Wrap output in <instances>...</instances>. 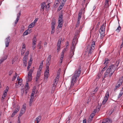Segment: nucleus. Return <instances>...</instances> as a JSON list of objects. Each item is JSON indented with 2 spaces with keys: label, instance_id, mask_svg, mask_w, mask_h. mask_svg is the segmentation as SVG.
Segmentation results:
<instances>
[{
  "label": "nucleus",
  "instance_id": "f257e3e1",
  "mask_svg": "<svg viewBox=\"0 0 123 123\" xmlns=\"http://www.w3.org/2000/svg\"><path fill=\"white\" fill-rule=\"evenodd\" d=\"M81 72V67L79 66L78 69L76 70L72 77L71 82V85L69 90L73 89L72 88L74 84L76 82L78 79V78Z\"/></svg>",
  "mask_w": 123,
  "mask_h": 123
},
{
  "label": "nucleus",
  "instance_id": "f03ea898",
  "mask_svg": "<svg viewBox=\"0 0 123 123\" xmlns=\"http://www.w3.org/2000/svg\"><path fill=\"white\" fill-rule=\"evenodd\" d=\"M116 67L113 64L111 65L109 67L104 74V77L105 78L108 76L110 77L115 72Z\"/></svg>",
  "mask_w": 123,
  "mask_h": 123
},
{
  "label": "nucleus",
  "instance_id": "7ed1b4c3",
  "mask_svg": "<svg viewBox=\"0 0 123 123\" xmlns=\"http://www.w3.org/2000/svg\"><path fill=\"white\" fill-rule=\"evenodd\" d=\"M95 46V42H92L91 45L88 44L87 47L86 52L88 53V56H90V55L93 52Z\"/></svg>",
  "mask_w": 123,
  "mask_h": 123
},
{
  "label": "nucleus",
  "instance_id": "20e7f679",
  "mask_svg": "<svg viewBox=\"0 0 123 123\" xmlns=\"http://www.w3.org/2000/svg\"><path fill=\"white\" fill-rule=\"evenodd\" d=\"M63 23V15L62 14L59 16L58 22V27L59 28H61L62 26Z\"/></svg>",
  "mask_w": 123,
  "mask_h": 123
},
{
  "label": "nucleus",
  "instance_id": "39448f33",
  "mask_svg": "<svg viewBox=\"0 0 123 123\" xmlns=\"http://www.w3.org/2000/svg\"><path fill=\"white\" fill-rule=\"evenodd\" d=\"M105 25L103 24L101 26L99 30V32L101 34V37L104 36L105 32Z\"/></svg>",
  "mask_w": 123,
  "mask_h": 123
},
{
  "label": "nucleus",
  "instance_id": "423d86ee",
  "mask_svg": "<svg viewBox=\"0 0 123 123\" xmlns=\"http://www.w3.org/2000/svg\"><path fill=\"white\" fill-rule=\"evenodd\" d=\"M123 82V76L120 78L118 81L117 83L116 84L115 87L114 88V90H116L117 88L119 87Z\"/></svg>",
  "mask_w": 123,
  "mask_h": 123
},
{
  "label": "nucleus",
  "instance_id": "0eeeda50",
  "mask_svg": "<svg viewBox=\"0 0 123 123\" xmlns=\"http://www.w3.org/2000/svg\"><path fill=\"white\" fill-rule=\"evenodd\" d=\"M34 67L33 69H31L29 72L27 76V80L28 81H31L32 77V74L34 70Z\"/></svg>",
  "mask_w": 123,
  "mask_h": 123
},
{
  "label": "nucleus",
  "instance_id": "6e6552de",
  "mask_svg": "<svg viewBox=\"0 0 123 123\" xmlns=\"http://www.w3.org/2000/svg\"><path fill=\"white\" fill-rule=\"evenodd\" d=\"M109 97V91H107L105 95V96L104 100L102 103V105H104L105 104L108 99Z\"/></svg>",
  "mask_w": 123,
  "mask_h": 123
},
{
  "label": "nucleus",
  "instance_id": "1a4fd4ad",
  "mask_svg": "<svg viewBox=\"0 0 123 123\" xmlns=\"http://www.w3.org/2000/svg\"><path fill=\"white\" fill-rule=\"evenodd\" d=\"M26 109V106L25 105H23V107L21 109L18 118H19L23 114L25 113V111Z\"/></svg>",
  "mask_w": 123,
  "mask_h": 123
},
{
  "label": "nucleus",
  "instance_id": "9d476101",
  "mask_svg": "<svg viewBox=\"0 0 123 123\" xmlns=\"http://www.w3.org/2000/svg\"><path fill=\"white\" fill-rule=\"evenodd\" d=\"M78 35H76L74 37V39H73L72 42V45L71 46V47H75L77 43V36H78Z\"/></svg>",
  "mask_w": 123,
  "mask_h": 123
},
{
  "label": "nucleus",
  "instance_id": "9b49d317",
  "mask_svg": "<svg viewBox=\"0 0 123 123\" xmlns=\"http://www.w3.org/2000/svg\"><path fill=\"white\" fill-rule=\"evenodd\" d=\"M10 41V37L9 36L6 38L5 40V43L6 45V47H8Z\"/></svg>",
  "mask_w": 123,
  "mask_h": 123
},
{
  "label": "nucleus",
  "instance_id": "f8f14e48",
  "mask_svg": "<svg viewBox=\"0 0 123 123\" xmlns=\"http://www.w3.org/2000/svg\"><path fill=\"white\" fill-rule=\"evenodd\" d=\"M49 70H46L44 73V79L45 80L47 81V80L48 79V75H49Z\"/></svg>",
  "mask_w": 123,
  "mask_h": 123
},
{
  "label": "nucleus",
  "instance_id": "ddd939ff",
  "mask_svg": "<svg viewBox=\"0 0 123 123\" xmlns=\"http://www.w3.org/2000/svg\"><path fill=\"white\" fill-rule=\"evenodd\" d=\"M41 11L42 12L43 11L44 9V8H45L47 7L45 3L44 2H43L42 3L41 5Z\"/></svg>",
  "mask_w": 123,
  "mask_h": 123
},
{
  "label": "nucleus",
  "instance_id": "4468645a",
  "mask_svg": "<svg viewBox=\"0 0 123 123\" xmlns=\"http://www.w3.org/2000/svg\"><path fill=\"white\" fill-rule=\"evenodd\" d=\"M23 80H21L18 81H16V82L15 83V87H18L20 86L22 84Z\"/></svg>",
  "mask_w": 123,
  "mask_h": 123
},
{
  "label": "nucleus",
  "instance_id": "2eb2a0df",
  "mask_svg": "<svg viewBox=\"0 0 123 123\" xmlns=\"http://www.w3.org/2000/svg\"><path fill=\"white\" fill-rule=\"evenodd\" d=\"M75 47H71V49L70 51V57L71 58L74 54V49Z\"/></svg>",
  "mask_w": 123,
  "mask_h": 123
},
{
  "label": "nucleus",
  "instance_id": "dca6fc26",
  "mask_svg": "<svg viewBox=\"0 0 123 123\" xmlns=\"http://www.w3.org/2000/svg\"><path fill=\"white\" fill-rule=\"evenodd\" d=\"M31 31V29L28 28V29L26 30L23 33V35H26L30 33Z\"/></svg>",
  "mask_w": 123,
  "mask_h": 123
},
{
  "label": "nucleus",
  "instance_id": "f3484780",
  "mask_svg": "<svg viewBox=\"0 0 123 123\" xmlns=\"http://www.w3.org/2000/svg\"><path fill=\"white\" fill-rule=\"evenodd\" d=\"M7 55H5L2 57L0 60V64H1L4 61L7 59Z\"/></svg>",
  "mask_w": 123,
  "mask_h": 123
},
{
  "label": "nucleus",
  "instance_id": "a211bd4d",
  "mask_svg": "<svg viewBox=\"0 0 123 123\" xmlns=\"http://www.w3.org/2000/svg\"><path fill=\"white\" fill-rule=\"evenodd\" d=\"M66 51V49L65 48L64 49L62 50L61 55V57L60 58V60H62L63 59V57L64 56V53Z\"/></svg>",
  "mask_w": 123,
  "mask_h": 123
},
{
  "label": "nucleus",
  "instance_id": "6ab92c4d",
  "mask_svg": "<svg viewBox=\"0 0 123 123\" xmlns=\"http://www.w3.org/2000/svg\"><path fill=\"white\" fill-rule=\"evenodd\" d=\"M41 119V116H39L36 118V120L37 121V123H39Z\"/></svg>",
  "mask_w": 123,
  "mask_h": 123
},
{
  "label": "nucleus",
  "instance_id": "aec40b11",
  "mask_svg": "<svg viewBox=\"0 0 123 123\" xmlns=\"http://www.w3.org/2000/svg\"><path fill=\"white\" fill-rule=\"evenodd\" d=\"M104 121L106 123H112V122L111 120L109 118H107Z\"/></svg>",
  "mask_w": 123,
  "mask_h": 123
},
{
  "label": "nucleus",
  "instance_id": "412c9836",
  "mask_svg": "<svg viewBox=\"0 0 123 123\" xmlns=\"http://www.w3.org/2000/svg\"><path fill=\"white\" fill-rule=\"evenodd\" d=\"M37 40L36 37H34L32 39V44L36 45V41Z\"/></svg>",
  "mask_w": 123,
  "mask_h": 123
},
{
  "label": "nucleus",
  "instance_id": "4be33fe9",
  "mask_svg": "<svg viewBox=\"0 0 123 123\" xmlns=\"http://www.w3.org/2000/svg\"><path fill=\"white\" fill-rule=\"evenodd\" d=\"M33 98H34L31 97L29 101V105L30 106H31L32 105V103L33 101Z\"/></svg>",
  "mask_w": 123,
  "mask_h": 123
},
{
  "label": "nucleus",
  "instance_id": "5701e85b",
  "mask_svg": "<svg viewBox=\"0 0 123 123\" xmlns=\"http://www.w3.org/2000/svg\"><path fill=\"white\" fill-rule=\"evenodd\" d=\"M55 26V18L53 19L51 23V26Z\"/></svg>",
  "mask_w": 123,
  "mask_h": 123
},
{
  "label": "nucleus",
  "instance_id": "b1692460",
  "mask_svg": "<svg viewBox=\"0 0 123 123\" xmlns=\"http://www.w3.org/2000/svg\"><path fill=\"white\" fill-rule=\"evenodd\" d=\"M108 1L106 0L105 2V7L107 8L109 7Z\"/></svg>",
  "mask_w": 123,
  "mask_h": 123
},
{
  "label": "nucleus",
  "instance_id": "393cba45",
  "mask_svg": "<svg viewBox=\"0 0 123 123\" xmlns=\"http://www.w3.org/2000/svg\"><path fill=\"white\" fill-rule=\"evenodd\" d=\"M82 14V12H80L78 14V20H80L81 17V15Z\"/></svg>",
  "mask_w": 123,
  "mask_h": 123
},
{
  "label": "nucleus",
  "instance_id": "a878e982",
  "mask_svg": "<svg viewBox=\"0 0 123 123\" xmlns=\"http://www.w3.org/2000/svg\"><path fill=\"white\" fill-rule=\"evenodd\" d=\"M58 79L55 78L54 81V84L53 85H54L55 86V85H56L58 82Z\"/></svg>",
  "mask_w": 123,
  "mask_h": 123
},
{
  "label": "nucleus",
  "instance_id": "bb28decb",
  "mask_svg": "<svg viewBox=\"0 0 123 123\" xmlns=\"http://www.w3.org/2000/svg\"><path fill=\"white\" fill-rule=\"evenodd\" d=\"M35 24L34 23V22H33L31 24H30L29 25L28 27H29V28H32L34 26Z\"/></svg>",
  "mask_w": 123,
  "mask_h": 123
},
{
  "label": "nucleus",
  "instance_id": "cd10ccee",
  "mask_svg": "<svg viewBox=\"0 0 123 123\" xmlns=\"http://www.w3.org/2000/svg\"><path fill=\"white\" fill-rule=\"evenodd\" d=\"M123 94V90H121L120 91V92L118 98H120L122 96V95Z\"/></svg>",
  "mask_w": 123,
  "mask_h": 123
},
{
  "label": "nucleus",
  "instance_id": "c85d7f7f",
  "mask_svg": "<svg viewBox=\"0 0 123 123\" xmlns=\"http://www.w3.org/2000/svg\"><path fill=\"white\" fill-rule=\"evenodd\" d=\"M56 85H55V86L53 84L52 85V89H51V93H53L54 92V91L55 90V87H56Z\"/></svg>",
  "mask_w": 123,
  "mask_h": 123
},
{
  "label": "nucleus",
  "instance_id": "c756f323",
  "mask_svg": "<svg viewBox=\"0 0 123 123\" xmlns=\"http://www.w3.org/2000/svg\"><path fill=\"white\" fill-rule=\"evenodd\" d=\"M20 107L19 106H18L15 109V111H14L16 113L19 110Z\"/></svg>",
  "mask_w": 123,
  "mask_h": 123
},
{
  "label": "nucleus",
  "instance_id": "7c9ffc66",
  "mask_svg": "<svg viewBox=\"0 0 123 123\" xmlns=\"http://www.w3.org/2000/svg\"><path fill=\"white\" fill-rule=\"evenodd\" d=\"M35 89L33 90L32 91V93L31 94V97L34 98V95L35 93Z\"/></svg>",
  "mask_w": 123,
  "mask_h": 123
},
{
  "label": "nucleus",
  "instance_id": "2f4dec72",
  "mask_svg": "<svg viewBox=\"0 0 123 123\" xmlns=\"http://www.w3.org/2000/svg\"><path fill=\"white\" fill-rule=\"evenodd\" d=\"M42 41H40L38 45V47H39V49H41L42 48V46H41Z\"/></svg>",
  "mask_w": 123,
  "mask_h": 123
},
{
  "label": "nucleus",
  "instance_id": "473e14b6",
  "mask_svg": "<svg viewBox=\"0 0 123 123\" xmlns=\"http://www.w3.org/2000/svg\"><path fill=\"white\" fill-rule=\"evenodd\" d=\"M26 49L24 50L23 49H22L21 50V54L22 55H24Z\"/></svg>",
  "mask_w": 123,
  "mask_h": 123
},
{
  "label": "nucleus",
  "instance_id": "72a5a7b5",
  "mask_svg": "<svg viewBox=\"0 0 123 123\" xmlns=\"http://www.w3.org/2000/svg\"><path fill=\"white\" fill-rule=\"evenodd\" d=\"M21 14V11H20L19 13L17 14V19H19L20 17V16Z\"/></svg>",
  "mask_w": 123,
  "mask_h": 123
},
{
  "label": "nucleus",
  "instance_id": "f704fd0d",
  "mask_svg": "<svg viewBox=\"0 0 123 123\" xmlns=\"http://www.w3.org/2000/svg\"><path fill=\"white\" fill-rule=\"evenodd\" d=\"M29 86L28 83L27 82V81L26 82V84L25 85V90H27L28 89Z\"/></svg>",
  "mask_w": 123,
  "mask_h": 123
},
{
  "label": "nucleus",
  "instance_id": "c9c22d12",
  "mask_svg": "<svg viewBox=\"0 0 123 123\" xmlns=\"http://www.w3.org/2000/svg\"><path fill=\"white\" fill-rule=\"evenodd\" d=\"M110 62V60H108V59H106L105 61V62L104 63V64H105L106 66H107V64L109 63Z\"/></svg>",
  "mask_w": 123,
  "mask_h": 123
},
{
  "label": "nucleus",
  "instance_id": "e433bc0d",
  "mask_svg": "<svg viewBox=\"0 0 123 123\" xmlns=\"http://www.w3.org/2000/svg\"><path fill=\"white\" fill-rule=\"evenodd\" d=\"M39 77V76H36L35 79V80L37 82H38Z\"/></svg>",
  "mask_w": 123,
  "mask_h": 123
},
{
  "label": "nucleus",
  "instance_id": "4c0bfd02",
  "mask_svg": "<svg viewBox=\"0 0 123 123\" xmlns=\"http://www.w3.org/2000/svg\"><path fill=\"white\" fill-rule=\"evenodd\" d=\"M28 57L24 56L23 58V61H27Z\"/></svg>",
  "mask_w": 123,
  "mask_h": 123
},
{
  "label": "nucleus",
  "instance_id": "58836bf2",
  "mask_svg": "<svg viewBox=\"0 0 123 123\" xmlns=\"http://www.w3.org/2000/svg\"><path fill=\"white\" fill-rule=\"evenodd\" d=\"M61 45V41L60 40H58V42L57 44V46H60V45Z\"/></svg>",
  "mask_w": 123,
  "mask_h": 123
},
{
  "label": "nucleus",
  "instance_id": "ea45409f",
  "mask_svg": "<svg viewBox=\"0 0 123 123\" xmlns=\"http://www.w3.org/2000/svg\"><path fill=\"white\" fill-rule=\"evenodd\" d=\"M121 27L120 26H118L117 29L116 30V31L118 32H119L120 30H121Z\"/></svg>",
  "mask_w": 123,
  "mask_h": 123
},
{
  "label": "nucleus",
  "instance_id": "a19ab883",
  "mask_svg": "<svg viewBox=\"0 0 123 123\" xmlns=\"http://www.w3.org/2000/svg\"><path fill=\"white\" fill-rule=\"evenodd\" d=\"M63 7L61 5H60L59 7L57 9V11H60L62 8Z\"/></svg>",
  "mask_w": 123,
  "mask_h": 123
},
{
  "label": "nucleus",
  "instance_id": "79ce46f5",
  "mask_svg": "<svg viewBox=\"0 0 123 123\" xmlns=\"http://www.w3.org/2000/svg\"><path fill=\"white\" fill-rule=\"evenodd\" d=\"M44 61L43 60L42 61V62L40 64V65L39 66V67L40 68H42L43 66V62Z\"/></svg>",
  "mask_w": 123,
  "mask_h": 123
},
{
  "label": "nucleus",
  "instance_id": "37998d69",
  "mask_svg": "<svg viewBox=\"0 0 123 123\" xmlns=\"http://www.w3.org/2000/svg\"><path fill=\"white\" fill-rule=\"evenodd\" d=\"M29 51H27L26 52L25 55V56H26L28 57V55L29 54Z\"/></svg>",
  "mask_w": 123,
  "mask_h": 123
},
{
  "label": "nucleus",
  "instance_id": "c03bdc74",
  "mask_svg": "<svg viewBox=\"0 0 123 123\" xmlns=\"http://www.w3.org/2000/svg\"><path fill=\"white\" fill-rule=\"evenodd\" d=\"M59 4V3L57 2V1L56 0H55V3H54V5H55L56 6H57Z\"/></svg>",
  "mask_w": 123,
  "mask_h": 123
},
{
  "label": "nucleus",
  "instance_id": "a18cd8bd",
  "mask_svg": "<svg viewBox=\"0 0 123 123\" xmlns=\"http://www.w3.org/2000/svg\"><path fill=\"white\" fill-rule=\"evenodd\" d=\"M101 108V107L100 106H97V108H96V111H97V112Z\"/></svg>",
  "mask_w": 123,
  "mask_h": 123
},
{
  "label": "nucleus",
  "instance_id": "49530a36",
  "mask_svg": "<svg viewBox=\"0 0 123 123\" xmlns=\"http://www.w3.org/2000/svg\"><path fill=\"white\" fill-rule=\"evenodd\" d=\"M51 55H49L48 57L47 58V60H49V61H50L51 58Z\"/></svg>",
  "mask_w": 123,
  "mask_h": 123
},
{
  "label": "nucleus",
  "instance_id": "de8ad7c7",
  "mask_svg": "<svg viewBox=\"0 0 123 123\" xmlns=\"http://www.w3.org/2000/svg\"><path fill=\"white\" fill-rule=\"evenodd\" d=\"M40 72V71H39V70H38V71L37 72L36 76H38L39 77L40 76V75L41 74V73Z\"/></svg>",
  "mask_w": 123,
  "mask_h": 123
},
{
  "label": "nucleus",
  "instance_id": "09e8293b",
  "mask_svg": "<svg viewBox=\"0 0 123 123\" xmlns=\"http://www.w3.org/2000/svg\"><path fill=\"white\" fill-rule=\"evenodd\" d=\"M9 89V87L8 86H7L6 88V89H5L4 91V92H6L7 93L8 91V89Z\"/></svg>",
  "mask_w": 123,
  "mask_h": 123
},
{
  "label": "nucleus",
  "instance_id": "8fccbe9b",
  "mask_svg": "<svg viewBox=\"0 0 123 123\" xmlns=\"http://www.w3.org/2000/svg\"><path fill=\"white\" fill-rule=\"evenodd\" d=\"M13 71L12 70H11L9 72V75H11L12 74Z\"/></svg>",
  "mask_w": 123,
  "mask_h": 123
},
{
  "label": "nucleus",
  "instance_id": "3c124183",
  "mask_svg": "<svg viewBox=\"0 0 123 123\" xmlns=\"http://www.w3.org/2000/svg\"><path fill=\"white\" fill-rule=\"evenodd\" d=\"M50 61H49V60H47L46 64L47 65H49L50 64Z\"/></svg>",
  "mask_w": 123,
  "mask_h": 123
},
{
  "label": "nucleus",
  "instance_id": "603ef678",
  "mask_svg": "<svg viewBox=\"0 0 123 123\" xmlns=\"http://www.w3.org/2000/svg\"><path fill=\"white\" fill-rule=\"evenodd\" d=\"M95 115V114H94V113H92L91 114L90 116L92 118H93L94 116Z\"/></svg>",
  "mask_w": 123,
  "mask_h": 123
},
{
  "label": "nucleus",
  "instance_id": "864d4df0",
  "mask_svg": "<svg viewBox=\"0 0 123 123\" xmlns=\"http://www.w3.org/2000/svg\"><path fill=\"white\" fill-rule=\"evenodd\" d=\"M24 64L25 65V66H27V61H23Z\"/></svg>",
  "mask_w": 123,
  "mask_h": 123
},
{
  "label": "nucleus",
  "instance_id": "5fc2aeb1",
  "mask_svg": "<svg viewBox=\"0 0 123 123\" xmlns=\"http://www.w3.org/2000/svg\"><path fill=\"white\" fill-rule=\"evenodd\" d=\"M16 114V112L14 111L12 113V114L11 115L12 117H13Z\"/></svg>",
  "mask_w": 123,
  "mask_h": 123
},
{
  "label": "nucleus",
  "instance_id": "6e6d98bb",
  "mask_svg": "<svg viewBox=\"0 0 123 123\" xmlns=\"http://www.w3.org/2000/svg\"><path fill=\"white\" fill-rule=\"evenodd\" d=\"M26 49L25 45V43H23V45L22 46V49Z\"/></svg>",
  "mask_w": 123,
  "mask_h": 123
},
{
  "label": "nucleus",
  "instance_id": "4d7b16f0",
  "mask_svg": "<svg viewBox=\"0 0 123 123\" xmlns=\"http://www.w3.org/2000/svg\"><path fill=\"white\" fill-rule=\"evenodd\" d=\"M36 45L35 44H32V48L33 49V50H34L35 49V48L36 47Z\"/></svg>",
  "mask_w": 123,
  "mask_h": 123
},
{
  "label": "nucleus",
  "instance_id": "13d9d810",
  "mask_svg": "<svg viewBox=\"0 0 123 123\" xmlns=\"http://www.w3.org/2000/svg\"><path fill=\"white\" fill-rule=\"evenodd\" d=\"M19 20V19H17L16 18V20L15 21V24L16 25V24H17L18 22V21Z\"/></svg>",
  "mask_w": 123,
  "mask_h": 123
},
{
  "label": "nucleus",
  "instance_id": "bf43d9fd",
  "mask_svg": "<svg viewBox=\"0 0 123 123\" xmlns=\"http://www.w3.org/2000/svg\"><path fill=\"white\" fill-rule=\"evenodd\" d=\"M6 95H4V94H3L2 98L1 99H4L6 97Z\"/></svg>",
  "mask_w": 123,
  "mask_h": 123
},
{
  "label": "nucleus",
  "instance_id": "052dcab7",
  "mask_svg": "<svg viewBox=\"0 0 123 123\" xmlns=\"http://www.w3.org/2000/svg\"><path fill=\"white\" fill-rule=\"evenodd\" d=\"M69 42L68 41H67V45H66V49H67V47L68 46H69Z\"/></svg>",
  "mask_w": 123,
  "mask_h": 123
},
{
  "label": "nucleus",
  "instance_id": "680f3d73",
  "mask_svg": "<svg viewBox=\"0 0 123 123\" xmlns=\"http://www.w3.org/2000/svg\"><path fill=\"white\" fill-rule=\"evenodd\" d=\"M38 19V18H36L33 22H34V23L35 24V23L37 21Z\"/></svg>",
  "mask_w": 123,
  "mask_h": 123
},
{
  "label": "nucleus",
  "instance_id": "e2e57ef3",
  "mask_svg": "<svg viewBox=\"0 0 123 123\" xmlns=\"http://www.w3.org/2000/svg\"><path fill=\"white\" fill-rule=\"evenodd\" d=\"M16 76H14L12 78V81H13L14 80H15V79H16Z\"/></svg>",
  "mask_w": 123,
  "mask_h": 123
},
{
  "label": "nucleus",
  "instance_id": "0e129e2a",
  "mask_svg": "<svg viewBox=\"0 0 123 123\" xmlns=\"http://www.w3.org/2000/svg\"><path fill=\"white\" fill-rule=\"evenodd\" d=\"M98 90V88L97 87H96V88L95 89L94 91H93V92H97V90Z\"/></svg>",
  "mask_w": 123,
  "mask_h": 123
},
{
  "label": "nucleus",
  "instance_id": "69168bd1",
  "mask_svg": "<svg viewBox=\"0 0 123 123\" xmlns=\"http://www.w3.org/2000/svg\"><path fill=\"white\" fill-rule=\"evenodd\" d=\"M57 50L58 51H60V46H57Z\"/></svg>",
  "mask_w": 123,
  "mask_h": 123
},
{
  "label": "nucleus",
  "instance_id": "338daca9",
  "mask_svg": "<svg viewBox=\"0 0 123 123\" xmlns=\"http://www.w3.org/2000/svg\"><path fill=\"white\" fill-rule=\"evenodd\" d=\"M17 123H21V122L20 118H18V121Z\"/></svg>",
  "mask_w": 123,
  "mask_h": 123
},
{
  "label": "nucleus",
  "instance_id": "774afa93",
  "mask_svg": "<svg viewBox=\"0 0 123 123\" xmlns=\"http://www.w3.org/2000/svg\"><path fill=\"white\" fill-rule=\"evenodd\" d=\"M83 123H86V119L83 120Z\"/></svg>",
  "mask_w": 123,
  "mask_h": 123
}]
</instances>
